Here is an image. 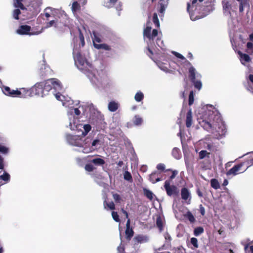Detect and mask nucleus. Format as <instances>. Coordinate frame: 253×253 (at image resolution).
I'll list each match as a JSON object with an SVG mask.
<instances>
[{
	"instance_id": "nucleus-42",
	"label": "nucleus",
	"mask_w": 253,
	"mask_h": 253,
	"mask_svg": "<svg viewBox=\"0 0 253 253\" xmlns=\"http://www.w3.org/2000/svg\"><path fill=\"white\" fill-rule=\"evenodd\" d=\"M172 53H173V54H174L176 57H177V58H180V59H182V60H185V61L186 63H187V64H188V65H191V63H190L189 61H188L185 59V57H184L182 55H181V54H180V53H178V52H175V51H172Z\"/></svg>"
},
{
	"instance_id": "nucleus-48",
	"label": "nucleus",
	"mask_w": 253,
	"mask_h": 253,
	"mask_svg": "<svg viewBox=\"0 0 253 253\" xmlns=\"http://www.w3.org/2000/svg\"><path fill=\"white\" fill-rule=\"evenodd\" d=\"M194 102V93L193 91H190L189 95V105H191Z\"/></svg>"
},
{
	"instance_id": "nucleus-47",
	"label": "nucleus",
	"mask_w": 253,
	"mask_h": 253,
	"mask_svg": "<svg viewBox=\"0 0 253 253\" xmlns=\"http://www.w3.org/2000/svg\"><path fill=\"white\" fill-rule=\"evenodd\" d=\"M112 216L113 218V219L117 222H119L120 221V219L119 218V216L116 211H113L112 212Z\"/></svg>"
},
{
	"instance_id": "nucleus-63",
	"label": "nucleus",
	"mask_w": 253,
	"mask_h": 253,
	"mask_svg": "<svg viewBox=\"0 0 253 253\" xmlns=\"http://www.w3.org/2000/svg\"><path fill=\"white\" fill-rule=\"evenodd\" d=\"M121 211L125 214L126 217L128 219V212L125 210L124 209H121Z\"/></svg>"
},
{
	"instance_id": "nucleus-38",
	"label": "nucleus",
	"mask_w": 253,
	"mask_h": 253,
	"mask_svg": "<svg viewBox=\"0 0 253 253\" xmlns=\"http://www.w3.org/2000/svg\"><path fill=\"white\" fill-rule=\"evenodd\" d=\"M15 0V7L20 8L22 10H24V9H26L25 7L24 6V5L23 4V3L22 2L23 0Z\"/></svg>"
},
{
	"instance_id": "nucleus-26",
	"label": "nucleus",
	"mask_w": 253,
	"mask_h": 253,
	"mask_svg": "<svg viewBox=\"0 0 253 253\" xmlns=\"http://www.w3.org/2000/svg\"><path fill=\"white\" fill-rule=\"evenodd\" d=\"M91 162L96 166H103L105 163L104 160L99 158L93 159Z\"/></svg>"
},
{
	"instance_id": "nucleus-43",
	"label": "nucleus",
	"mask_w": 253,
	"mask_h": 253,
	"mask_svg": "<svg viewBox=\"0 0 253 253\" xmlns=\"http://www.w3.org/2000/svg\"><path fill=\"white\" fill-rule=\"evenodd\" d=\"M124 179L128 181L131 182L132 181V176L130 173L127 171L125 172L124 174Z\"/></svg>"
},
{
	"instance_id": "nucleus-64",
	"label": "nucleus",
	"mask_w": 253,
	"mask_h": 253,
	"mask_svg": "<svg viewBox=\"0 0 253 253\" xmlns=\"http://www.w3.org/2000/svg\"><path fill=\"white\" fill-rule=\"evenodd\" d=\"M100 141L99 139H95L94 140L92 143H91V146L93 147V146H95L96 144H98L99 143Z\"/></svg>"
},
{
	"instance_id": "nucleus-25",
	"label": "nucleus",
	"mask_w": 253,
	"mask_h": 253,
	"mask_svg": "<svg viewBox=\"0 0 253 253\" xmlns=\"http://www.w3.org/2000/svg\"><path fill=\"white\" fill-rule=\"evenodd\" d=\"M117 1L118 0H105L104 1L103 5L104 6L110 8L113 7Z\"/></svg>"
},
{
	"instance_id": "nucleus-34",
	"label": "nucleus",
	"mask_w": 253,
	"mask_h": 253,
	"mask_svg": "<svg viewBox=\"0 0 253 253\" xmlns=\"http://www.w3.org/2000/svg\"><path fill=\"white\" fill-rule=\"evenodd\" d=\"M184 217L187 218L191 223H193L195 221V218L190 211L187 212L184 214Z\"/></svg>"
},
{
	"instance_id": "nucleus-52",
	"label": "nucleus",
	"mask_w": 253,
	"mask_h": 253,
	"mask_svg": "<svg viewBox=\"0 0 253 253\" xmlns=\"http://www.w3.org/2000/svg\"><path fill=\"white\" fill-rule=\"evenodd\" d=\"M191 243L193 245V246L195 248L198 247V240L195 238H192L191 239Z\"/></svg>"
},
{
	"instance_id": "nucleus-3",
	"label": "nucleus",
	"mask_w": 253,
	"mask_h": 253,
	"mask_svg": "<svg viewBox=\"0 0 253 253\" xmlns=\"http://www.w3.org/2000/svg\"><path fill=\"white\" fill-rule=\"evenodd\" d=\"M192 1L191 5L190 3H187V11H188L190 15V17L192 21H195L197 19L201 18L205 16V15H199V12L197 11V0H191ZM204 0H198L199 2H201Z\"/></svg>"
},
{
	"instance_id": "nucleus-20",
	"label": "nucleus",
	"mask_w": 253,
	"mask_h": 253,
	"mask_svg": "<svg viewBox=\"0 0 253 253\" xmlns=\"http://www.w3.org/2000/svg\"><path fill=\"white\" fill-rule=\"evenodd\" d=\"M17 91V90H11L10 87L8 86H4L3 88V93L11 97H16V93L15 92Z\"/></svg>"
},
{
	"instance_id": "nucleus-56",
	"label": "nucleus",
	"mask_w": 253,
	"mask_h": 253,
	"mask_svg": "<svg viewBox=\"0 0 253 253\" xmlns=\"http://www.w3.org/2000/svg\"><path fill=\"white\" fill-rule=\"evenodd\" d=\"M106 206L111 210L115 209V206L113 202H109L106 204Z\"/></svg>"
},
{
	"instance_id": "nucleus-54",
	"label": "nucleus",
	"mask_w": 253,
	"mask_h": 253,
	"mask_svg": "<svg viewBox=\"0 0 253 253\" xmlns=\"http://www.w3.org/2000/svg\"><path fill=\"white\" fill-rule=\"evenodd\" d=\"M248 4V3L244 2V1L240 2V5H239V11H240V12L243 11V10H244V7L246 5H247Z\"/></svg>"
},
{
	"instance_id": "nucleus-58",
	"label": "nucleus",
	"mask_w": 253,
	"mask_h": 253,
	"mask_svg": "<svg viewBox=\"0 0 253 253\" xmlns=\"http://www.w3.org/2000/svg\"><path fill=\"white\" fill-rule=\"evenodd\" d=\"M148 51H149V56L151 58V59L157 64H158V62H157V59H155L154 58H153L152 57H151V56H152L154 55V53L152 51V50H151V48H148Z\"/></svg>"
},
{
	"instance_id": "nucleus-19",
	"label": "nucleus",
	"mask_w": 253,
	"mask_h": 253,
	"mask_svg": "<svg viewBox=\"0 0 253 253\" xmlns=\"http://www.w3.org/2000/svg\"><path fill=\"white\" fill-rule=\"evenodd\" d=\"M148 240V237L146 236H143L142 235H138L136 236L133 238V241L135 244H141L147 242Z\"/></svg>"
},
{
	"instance_id": "nucleus-1",
	"label": "nucleus",
	"mask_w": 253,
	"mask_h": 253,
	"mask_svg": "<svg viewBox=\"0 0 253 253\" xmlns=\"http://www.w3.org/2000/svg\"><path fill=\"white\" fill-rule=\"evenodd\" d=\"M214 109L212 105H207L206 108H203V113L198 117V121L204 129L211 132L215 138L219 139L225 135L226 127L220 116L215 114Z\"/></svg>"
},
{
	"instance_id": "nucleus-14",
	"label": "nucleus",
	"mask_w": 253,
	"mask_h": 253,
	"mask_svg": "<svg viewBox=\"0 0 253 253\" xmlns=\"http://www.w3.org/2000/svg\"><path fill=\"white\" fill-rule=\"evenodd\" d=\"M130 220L128 219L126 224V229L125 231L126 238L127 240H130L131 238L134 235V231L133 229L130 227Z\"/></svg>"
},
{
	"instance_id": "nucleus-35",
	"label": "nucleus",
	"mask_w": 253,
	"mask_h": 253,
	"mask_svg": "<svg viewBox=\"0 0 253 253\" xmlns=\"http://www.w3.org/2000/svg\"><path fill=\"white\" fill-rule=\"evenodd\" d=\"M211 186L215 189H217L220 187V185L218 180L214 178L211 179Z\"/></svg>"
},
{
	"instance_id": "nucleus-22",
	"label": "nucleus",
	"mask_w": 253,
	"mask_h": 253,
	"mask_svg": "<svg viewBox=\"0 0 253 253\" xmlns=\"http://www.w3.org/2000/svg\"><path fill=\"white\" fill-rule=\"evenodd\" d=\"M192 124V111L190 109L186 115V125L187 127H190Z\"/></svg>"
},
{
	"instance_id": "nucleus-6",
	"label": "nucleus",
	"mask_w": 253,
	"mask_h": 253,
	"mask_svg": "<svg viewBox=\"0 0 253 253\" xmlns=\"http://www.w3.org/2000/svg\"><path fill=\"white\" fill-rule=\"evenodd\" d=\"M223 12L224 15L231 16L236 9V4L234 0H222Z\"/></svg>"
},
{
	"instance_id": "nucleus-9",
	"label": "nucleus",
	"mask_w": 253,
	"mask_h": 253,
	"mask_svg": "<svg viewBox=\"0 0 253 253\" xmlns=\"http://www.w3.org/2000/svg\"><path fill=\"white\" fill-rule=\"evenodd\" d=\"M66 138L68 142L72 145L79 147L82 145L81 142V138L79 135H73L67 134L66 135Z\"/></svg>"
},
{
	"instance_id": "nucleus-61",
	"label": "nucleus",
	"mask_w": 253,
	"mask_h": 253,
	"mask_svg": "<svg viewBox=\"0 0 253 253\" xmlns=\"http://www.w3.org/2000/svg\"><path fill=\"white\" fill-rule=\"evenodd\" d=\"M165 170V165L163 164H159V170L164 171Z\"/></svg>"
},
{
	"instance_id": "nucleus-13",
	"label": "nucleus",
	"mask_w": 253,
	"mask_h": 253,
	"mask_svg": "<svg viewBox=\"0 0 253 253\" xmlns=\"http://www.w3.org/2000/svg\"><path fill=\"white\" fill-rule=\"evenodd\" d=\"M244 165V163H241L239 165H237L234 166L232 168H231L230 169H229L227 172L226 175L227 176L230 175H237L240 173L244 172L247 169H246L245 170L240 172V170L241 168L243 167Z\"/></svg>"
},
{
	"instance_id": "nucleus-8",
	"label": "nucleus",
	"mask_w": 253,
	"mask_h": 253,
	"mask_svg": "<svg viewBox=\"0 0 253 253\" xmlns=\"http://www.w3.org/2000/svg\"><path fill=\"white\" fill-rule=\"evenodd\" d=\"M69 22V18L66 15L63 17V21L61 19H57L55 20H51L47 23V27L54 26L55 28L62 27V26H67Z\"/></svg>"
},
{
	"instance_id": "nucleus-57",
	"label": "nucleus",
	"mask_w": 253,
	"mask_h": 253,
	"mask_svg": "<svg viewBox=\"0 0 253 253\" xmlns=\"http://www.w3.org/2000/svg\"><path fill=\"white\" fill-rule=\"evenodd\" d=\"M250 242H251L250 239L249 238H246V239L243 240L241 241V243L242 245H249V244H250Z\"/></svg>"
},
{
	"instance_id": "nucleus-40",
	"label": "nucleus",
	"mask_w": 253,
	"mask_h": 253,
	"mask_svg": "<svg viewBox=\"0 0 253 253\" xmlns=\"http://www.w3.org/2000/svg\"><path fill=\"white\" fill-rule=\"evenodd\" d=\"M247 52L249 54L253 53V43L251 42H248L247 44Z\"/></svg>"
},
{
	"instance_id": "nucleus-16",
	"label": "nucleus",
	"mask_w": 253,
	"mask_h": 253,
	"mask_svg": "<svg viewBox=\"0 0 253 253\" xmlns=\"http://www.w3.org/2000/svg\"><path fill=\"white\" fill-rule=\"evenodd\" d=\"M237 53L239 55L240 61L243 65L246 66V63L251 61L252 58L249 55L243 53L240 50L237 51Z\"/></svg>"
},
{
	"instance_id": "nucleus-5",
	"label": "nucleus",
	"mask_w": 253,
	"mask_h": 253,
	"mask_svg": "<svg viewBox=\"0 0 253 253\" xmlns=\"http://www.w3.org/2000/svg\"><path fill=\"white\" fill-rule=\"evenodd\" d=\"M150 24V16H148V19L147 21L146 27L143 29V35L144 39L147 38L150 41H153L158 35V31L157 29H153L151 33L152 27Z\"/></svg>"
},
{
	"instance_id": "nucleus-2",
	"label": "nucleus",
	"mask_w": 253,
	"mask_h": 253,
	"mask_svg": "<svg viewBox=\"0 0 253 253\" xmlns=\"http://www.w3.org/2000/svg\"><path fill=\"white\" fill-rule=\"evenodd\" d=\"M41 83L43 84L42 85L45 95L52 88H54L56 90L61 88V85L60 82L55 78L47 79L43 82H41Z\"/></svg>"
},
{
	"instance_id": "nucleus-41",
	"label": "nucleus",
	"mask_w": 253,
	"mask_h": 253,
	"mask_svg": "<svg viewBox=\"0 0 253 253\" xmlns=\"http://www.w3.org/2000/svg\"><path fill=\"white\" fill-rule=\"evenodd\" d=\"M21 14V11L19 9H15L12 12V16L16 20L19 19V15Z\"/></svg>"
},
{
	"instance_id": "nucleus-31",
	"label": "nucleus",
	"mask_w": 253,
	"mask_h": 253,
	"mask_svg": "<svg viewBox=\"0 0 253 253\" xmlns=\"http://www.w3.org/2000/svg\"><path fill=\"white\" fill-rule=\"evenodd\" d=\"M52 72L53 71L49 67H45L44 70H43L42 69H41V76L42 77H46L48 73L51 74L52 73Z\"/></svg>"
},
{
	"instance_id": "nucleus-62",
	"label": "nucleus",
	"mask_w": 253,
	"mask_h": 253,
	"mask_svg": "<svg viewBox=\"0 0 253 253\" xmlns=\"http://www.w3.org/2000/svg\"><path fill=\"white\" fill-rule=\"evenodd\" d=\"M122 4H121V2H119L118 4H117V5L116 7V8L118 11H120L122 10Z\"/></svg>"
},
{
	"instance_id": "nucleus-29",
	"label": "nucleus",
	"mask_w": 253,
	"mask_h": 253,
	"mask_svg": "<svg viewBox=\"0 0 253 253\" xmlns=\"http://www.w3.org/2000/svg\"><path fill=\"white\" fill-rule=\"evenodd\" d=\"M150 180L153 183H155L158 181V173H152L149 176Z\"/></svg>"
},
{
	"instance_id": "nucleus-21",
	"label": "nucleus",
	"mask_w": 253,
	"mask_h": 253,
	"mask_svg": "<svg viewBox=\"0 0 253 253\" xmlns=\"http://www.w3.org/2000/svg\"><path fill=\"white\" fill-rule=\"evenodd\" d=\"M119 106V105L118 103L114 101H112L110 102L108 104V110L111 112H115L118 109Z\"/></svg>"
},
{
	"instance_id": "nucleus-39",
	"label": "nucleus",
	"mask_w": 253,
	"mask_h": 253,
	"mask_svg": "<svg viewBox=\"0 0 253 253\" xmlns=\"http://www.w3.org/2000/svg\"><path fill=\"white\" fill-rule=\"evenodd\" d=\"M204 232V229L201 227L196 228L194 231V234L196 236H198Z\"/></svg>"
},
{
	"instance_id": "nucleus-51",
	"label": "nucleus",
	"mask_w": 253,
	"mask_h": 253,
	"mask_svg": "<svg viewBox=\"0 0 253 253\" xmlns=\"http://www.w3.org/2000/svg\"><path fill=\"white\" fill-rule=\"evenodd\" d=\"M8 151V149L5 146H4L0 144V152L3 154H7Z\"/></svg>"
},
{
	"instance_id": "nucleus-45",
	"label": "nucleus",
	"mask_w": 253,
	"mask_h": 253,
	"mask_svg": "<svg viewBox=\"0 0 253 253\" xmlns=\"http://www.w3.org/2000/svg\"><path fill=\"white\" fill-rule=\"evenodd\" d=\"M84 169L87 171L91 172L93 171L95 168L91 164H87L85 165Z\"/></svg>"
},
{
	"instance_id": "nucleus-17",
	"label": "nucleus",
	"mask_w": 253,
	"mask_h": 253,
	"mask_svg": "<svg viewBox=\"0 0 253 253\" xmlns=\"http://www.w3.org/2000/svg\"><path fill=\"white\" fill-rule=\"evenodd\" d=\"M169 0H159V17H164V12L169 4Z\"/></svg>"
},
{
	"instance_id": "nucleus-27",
	"label": "nucleus",
	"mask_w": 253,
	"mask_h": 253,
	"mask_svg": "<svg viewBox=\"0 0 253 253\" xmlns=\"http://www.w3.org/2000/svg\"><path fill=\"white\" fill-rule=\"evenodd\" d=\"M143 193L145 196H146L150 200H152L153 199L154 194L149 189L146 188H143Z\"/></svg>"
},
{
	"instance_id": "nucleus-10",
	"label": "nucleus",
	"mask_w": 253,
	"mask_h": 253,
	"mask_svg": "<svg viewBox=\"0 0 253 253\" xmlns=\"http://www.w3.org/2000/svg\"><path fill=\"white\" fill-rule=\"evenodd\" d=\"M42 84L41 82L37 83L32 87L33 96L38 95L43 97L45 95Z\"/></svg>"
},
{
	"instance_id": "nucleus-24",
	"label": "nucleus",
	"mask_w": 253,
	"mask_h": 253,
	"mask_svg": "<svg viewBox=\"0 0 253 253\" xmlns=\"http://www.w3.org/2000/svg\"><path fill=\"white\" fill-rule=\"evenodd\" d=\"M94 47L97 49H103L105 50H111L110 46L106 43H102V44L94 43Z\"/></svg>"
},
{
	"instance_id": "nucleus-30",
	"label": "nucleus",
	"mask_w": 253,
	"mask_h": 253,
	"mask_svg": "<svg viewBox=\"0 0 253 253\" xmlns=\"http://www.w3.org/2000/svg\"><path fill=\"white\" fill-rule=\"evenodd\" d=\"M143 98H144V94L140 91L137 92L134 96V99H135V101L137 102L141 101L143 99Z\"/></svg>"
},
{
	"instance_id": "nucleus-32",
	"label": "nucleus",
	"mask_w": 253,
	"mask_h": 253,
	"mask_svg": "<svg viewBox=\"0 0 253 253\" xmlns=\"http://www.w3.org/2000/svg\"><path fill=\"white\" fill-rule=\"evenodd\" d=\"M84 130L82 132V136H85L88 132L91 130V127L90 125L86 124L83 126Z\"/></svg>"
},
{
	"instance_id": "nucleus-55",
	"label": "nucleus",
	"mask_w": 253,
	"mask_h": 253,
	"mask_svg": "<svg viewBox=\"0 0 253 253\" xmlns=\"http://www.w3.org/2000/svg\"><path fill=\"white\" fill-rule=\"evenodd\" d=\"M79 39H80V41L81 42L82 46H84V45L85 44V42H84V35L81 32H80Z\"/></svg>"
},
{
	"instance_id": "nucleus-46",
	"label": "nucleus",
	"mask_w": 253,
	"mask_h": 253,
	"mask_svg": "<svg viewBox=\"0 0 253 253\" xmlns=\"http://www.w3.org/2000/svg\"><path fill=\"white\" fill-rule=\"evenodd\" d=\"M113 197L116 203H120L122 201V198L120 195L115 193L113 194Z\"/></svg>"
},
{
	"instance_id": "nucleus-36",
	"label": "nucleus",
	"mask_w": 253,
	"mask_h": 253,
	"mask_svg": "<svg viewBox=\"0 0 253 253\" xmlns=\"http://www.w3.org/2000/svg\"><path fill=\"white\" fill-rule=\"evenodd\" d=\"M210 155V153H208L206 150H202L199 153V158L200 159H203L204 158H205L206 157L209 158Z\"/></svg>"
},
{
	"instance_id": "nucleus-11",
	"label": "nucleus",
	"mask_w": 253,
	"mask_h": 253,
	"mask_svg": "<svg viewBox=\"0 0 253 253\" xmlns=\"http://www.w3.org/2000/svg\"><path fill=\"white\" fill-rule=\"evenodd\" d=\"M16 93V96L23 98H27L28 97L33 96L32 92V88L30 89L21 88L20 90H17L15 92Z\"/></svg>"
},
{
	"instance_id": "nucleus-12",
	"label": "nucleus",
	"mask_w": 253,
	"mask_h": 253,
	"mask_svg": "<svg viewBox=\"0 0 253 253\" xmlns=\"http://www.w3.org/2000/svg\"><path fill=\"white\" fill-rule=\"evenodd\" d=\"M165 188L169 196L172 195H177L178 193V190L176 186L174 185H170L169 182L166 181L165 183Z\"/></svg>"
},
{
	"instance_id": "nucleus-59",
	"label": "nucleus",
	"mask_w": 253,
	"mask_h": 253,
	"mask_svg": "<svg viewBox=\"0 0 253 253\" xmlns=\"http://www.w3.org/2000/svg\"><path fill=\"white\" fill-rule=\"evenodd\" d=\"M3 168H4L3 159L2 157V156H1L0 155V169H3Z\"/></svg>"
},
{
	"instance_id": "nucleus-4",
	"label": "nucleus",
	"mask_w": 253,
	"mask_h": 253,
	"mask_svg": "<svg viewBox=\"0 0 253 253\" xmlns=\"http://www.w3.org/2000/svg\"><path fill=\"white\" fill-rule=\"evenodd\" d=\"M74 59L75 62L78 63V67L81 70L89 71L88 69H86L87 66L90 68H92L91 64L87 61L80 52H77L74 55Z\"/></svg>"
},
{
	"instance_id": "nucleus-53",
	"label": "nucleus",
	"mask_w": 253,
	"mask_h": 253,
	"mask_svg": "<svg viewBox=\"0 0 253 253\" xmlns=\"http://www.w3.org/2000/svg\"><path fill=\"white\" fill-rule=\"evenodd\" d=\"M159 231L162 230V228H163V226L165 225V222L163 221L162 218H161V217L160 216V215H159Z\"/></svg>"
},
{
	"instance_id": "nucleus-60",
	"label": "nucleus",
	"mask_w": 253,
	"mask_h": 253,
	"mask_svg": "<svg viewBox=\"0 0 253 253\" xmlns=\"http://www.w3.org/2000/svg\"><path fill=\"white\" fill-rule=\"evenodd\" d=\"M177 173H178V171L177 170H173L172 174L170 176V179H173L175 177V176L177 174Z\"/></svg>"
},
{
	"instance_id": "nucleus-15",
	"label": "nucleus",
	"mask_w": 253,
	"mask_h": 253,
	"mask_svg": "<svg viewBox=\"0 0 253 253\" xmlns=\"http://www.w3.org/2000/svg\"><path fill=\"white\" fill-rule=\"evenodd\" d=\"M181 198L189 204L191 199V196L190 191L186 188H183L181 190Z\"/></svg>"
},
{
	"instance_id": "nucleus-28",
	"label": "nucleus",
	"mask_w": 253,
	"mask_h": 253,
	"mask_svg": "<svg viewBox=\"0 0 253 253\" xmlns=\"http://www.w3.org/2000/svg\"><path fill=\"white\" fill-rule=\"evenodd\" d=\"M172 155L176 159H179L181 158L180 151L177 148H174L172 149Z\"/></svg>"
},
{
	"instance_id": "nucleus-49",
	"label": "nucleus",
	"mask_w": 253,
	"mask_h": 253,
	"mask_svg": "<svg viewBox=\"0 0 253 253\" xmlns=\"http://www.w3.org/2000/svg\"><path fill=\"white\" fill-rule=\"evenodd\" d=\"M92 41L93 45L94 44V43H96V42H101L100 38H99L95 33H93V38Z\"/></svg>"
},
{
	"instance_id": "nucleus-23",
	"label": "nucleus",
	"mask_w": 253,
	"mask_h": 253,
	"mask_svg": "<svg viewBox=\"0 0 253 253\" xmlns=\"http://www.w3.org/2000/svg\"><path fill=\"white\" fill-rule=\"evenodd\" d=\"M164 237L165 239V243L163 246V249H165L169 247L171 241V237L168 233H164Z\"/></svg>"
},
{
	"instance_id": "nucleus-50",
	"label": "nucleus",
	"mask_w": 253,
	"mask_h": 253,
	"mask_svg": "<svg viewBox=\"0 0 253 253\" xmlns=\"http://www.w3.org/2000/svg\"><path fill=\"white\" fill-rule=\"evenodd\" d=\"M153 21L156 27H158V17L157 13H154L153 14Z\"/></svg>"
},
{
	"instance_id": "nucleus-44",
	"label": "nucleus",
	"mask_w": 253,
	"mask_h": 253,
	"mask_svg": "<svg viewBox=\"0 0 253 253\" xmlns=\"http://www.w3.org/2000/svg\"><path fill=\"white\" fill-rule=\"evenodd\" d=\"M81 8L79 3L77 1H74L72 6V9L73 11H77Z\"/></svg>"
},
{
	"instance_id": "nucleus-37",
	"label": "nucleus",
	"mask_w": 253,
	"mask_h": 253,
	"mask_svg": "<svg viewBox=\"0 0 253 253\" xmlns=\"http://www.w3.org/2000/svg\"><path fill=\"white\" fill-rule=\"evenodd\" d=\"M207 138H205V139L201 140L200 141V144H202V143H205L206 145H204V147L205 148H207L209 150H211L212 148V145L211 142H205L207 141Z\"/></svg>"
},
{
	"instance_id": "nucleus-7",
	"label": "nucleus",
	"mask_w": 253,
	"mask_h": 253,
	"mask_svg": "<svg viewBox=\"0 0 253 253\" xmlns=\"http://www.w3.org/2000/svg\"><path fill=\"white\" fill-rule=\"evenodd\" d=\"M189 78L194 83L195 87L200 90L202 87V83L200 81L196 80V78H200L201 75L196 73L195 69L191 66L189 69Z\"/></svg>"
},
{
	"instance_id": "nucleus-18",
	"label": "nucleus",
	"mask_w": 253,
	"mask_h": 253,
	"mask_svg": "<svg viewBox=\"0 0 253 253\" xmlns=\"http://www.w3.org/2000/svg\"><path fill=\"white\" fill-rule=\"evenodd\" d=\"M31 30V26L29 25H21L17 30V33L19 35H28Z\"/></svg>"
},
{
	"instance_id": "nucleus-33",
	"label": "nucleus",
	"mask_w": 253,
	"mask_h": 253,
	"mask_svg": "<svg viewBox=\"0 0 253 253\" xmlns=\"http://www.w3.org/2000/svg\"><path fill=\"white\" fill-rule=\"evenodd\" d=\"M143 122V119L139 115L134 116L133 124L136 126L141 125Z\"/></svg>"
}]
</instances>
